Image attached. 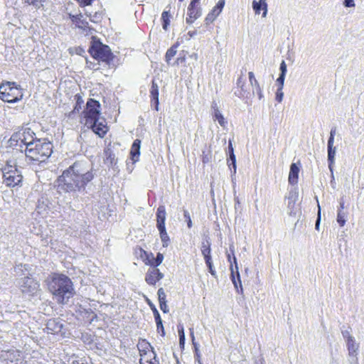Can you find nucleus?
Returning a JSON list of instances; mask_svg holds the SVG:
<instances>
[{"label": "nucleus", "mask_w": 364, "mask_h": 364, "mask_svg": "<svg viewBox=\"0 0 364 364\" xmlns=\"http://www.w3.org/2000/svg\"><path fill=\"white\" fill-rule=\"evenodd\" d=\"M92 178V173L86 170L82 164L75 163L59 176L58 187L66 192H75L84 188Z\"/></svg>", "instance_id": "f257e3e1"}, {"label": "nucleus", "mask_w": 364, "mask_h": 364, "mask_svg": "<svg viewBox=\"0 0 364 364\" xmlns=\"http://www.w3.org/2000/svg\"><path fill=\"white\" fill-rule=\"evenodd\" d=\"M47 285L58 304H65L74 294L71 280L64 274H53L47 279Z\"/></svg>", "instance_id": "f03ea898"}, {"label": "nucleus", "mask_w": 364, "mask_h": 364, "mask_svg": "<svg viewBox=\"0 0 364 364\" xmlns=\"http://www.w3.org/2000/svg\"><path fill=\"white\" fill-rule=\"evenodd\" d=\"M53 152V145L50 141L38 139L35 143L26 146L25 155L31 161L42 163L46 161Z\"/></svg>", "instance_id": "7ed1b4c3"}, {"label": "nucleus", "mask_w": 364, "mask_h": 364, "mask_svg": "<svg viewBox=\"0 0 364 364\" xmlns=\"http://www.w3.org/2000/svg\"><path fill=\"white\" fill-rule=\"evenodd\" d=\"M23 156L22 152L16 151L15 154ZM18 157L9 159L6 161V164L2 168V174L4 183L6 186L14 187L18 185L22 181V175L18 168L19 162L17 161Z\"/></svg>", "instance_id": "20e7f679"}, {"label": "nucleus", "mask_w": 364, "mask_h": 364, "mask_svg": "<svg viewBox=\"0 0 364 364\" xmlns=\"http://www.w3.org/2000/svg\"><path fill=\"white\" fill-rule=\"evenodd\" d=\"M15 272L19 277L24 275L18 281V284L23 293L33 294L38 290L40 286L38 282L27 276L29 272L28 265L20 264L15 267Z\"/></svg>", "instance_id": "39448f33"}, {"label": "nucleus", "mask_w": 364, "mask_h": 364, "mask_svg": "<svg viewBox=\"0 0 364 364\" xmlns=\"http://www.w3.org/2000/svg\"><path fill=\"white\" fill-rule=\"evenodd\" d=\"M23 96L22 89L14 82H6L0 85V98L4 102H16L21 100Z\"/></svg>", "instance_id": "423d86ee"}, {"label": "nucleus", "mask_w": 364, "mask_h": 364, "mask_svg": "<svg viewBox=\"0 0 364 364\" xmlns=\"http://www.w3.org/2000/svg\"><path fill=\"white\" fill-rule=\"evenodd\" d=\"M89 51L94 58L105 62L108 61L111 56L109 48L95 38L92 40Z\"/></svg>", "instance_id": "0eeeda50"}, {"label": "nucleus", "mask_w": 364, "mask_h": 364, "mask_svg": "<svg viewBox=\"0 0 364 364\" xmlns=\"http://www.w3.org/2000/svg\"><path fill=\"white\" fill-rule=\"evenodd\" d=\"M85 125L87 126L101 117L100 104L94 99H89L84 111Z\"/></svg>", "instance_id": "6e6552de"}, {"label": "nucleus", "mask_w": 364, "mask_h": 364, "mask_svg": "<svg viewBox=\"0 0 364 364\" xmlns=\"http://www.w3.org/2000/svg\"><path fill=\"white\" fill-rule=\"evenodd\" d=\"M35 133L28 127H23L18 132L14 134L11 138L13 141H21L26 147L30 144L35 143Z\"/></svg>", "instance_id": "1a4fd4ad"}, {"label": "nucleus", "mask_w": 364, "mask_h": 364, "mask_svg": "<svg viewBox=\"0 0 364 364\" xmlns=\"http://www.w3.org/2000/svg\"><path fill=\"white\" fill-rule=\"evenodd\" d=\"M147 350H143L140 348L139 350L141 353L140 364H159L156 359V354L149 343H144Z\"/></svg>", "instance_id": "9d476101"}, {"label": "nucleus", "mask_w": 364, "mask_h": 364, "mask_svg": "<svg viewBox=\"0 0 364 364\" xmlns=\"http://www.w3.org/2000/svg\"><path fill=\"white\" fill-rule=\"evenodd\" d=\"M87 127L91 128L100 137H103L108 131L106 120L103 117H99L97 120L93 121V123L89 124Z\"/></svg>", "instance_id": "9b49d317"}, {"label": "nucleus", "mask_w": 364, "mask_h": 364, "mask_svg": "<svg viewBox=\"0 0 364 364\" xmlns=\"http://www.w3.org/2000/svg\"><path fill=\"white\" fill-rule=\"evenodd\" d=\"M346 346L348 350V355L352 358L353 361L358 364V351L359 344L355 341L353 336L348 335L346 338Z\"/></svg>", "instance_id": "f8f14e48"}, {"label": "nucleus", "mask_w": 364, "mask_h": 364, "mask_svg": "<svg viewBox=\"0 0 364 364\" xmlns=\"http://www.w3.org/2000/svg\"><path fill=\"white\" fill-rule=\"evenodd\" d=\"M233 263H234L235 267H233L232 264H231L230 266V269L231 272V275H230L231 280H232L235 289H237L238 287H240L241 291H242V282L240 280V273H239V270H238L237 262V259L235 256H233Z\"/></svg>", "instance_id": "ddd939ff"}, {"label": "nucleus", "mask_w": 364, "mask_h": 364, "mask_svg": "<svg viewBox=\"0 0 364 364\" xmlns=\"http://www.w3.org/2000/svg\"><path fill=\"white\" fill-rule=\"evenodd\" d=\"M164 277V274L159 269L151 267L147 271L145 280L150 285H155L157 282Z\"/></svg>", "instance_id": "4468645a"}, {"label": "nucleus", "mask_w": 364, "mask_h": 364, "mask_svg": "<svg viewBox=\"0 0 364 364\" xmlns=\"http://www.w3.org/2000/svg\"><path fill=\"white\" fill-rule=\"evenodd\" d=\"M188 17L186 22L188 23H193L201 15V12L195 7V2L191 1L188 8Z\"/></svg>", "instance_id": "2eb2a0df"}, {"label": "nucleus", "mask_w": 364, "mask_h": 364, "mask_svg": "<svg viewBox=\"0 0 364 364\" xmlns=\"http://www.w3.org/2000/svg\"><path fill=\"white\" fill-rule=\"evenodd\" d=\"M252 9L256 14H259L260 11H262V17L265 18L267 14V0H254L252 1Z\"/></svg>", "instance_id": "dca6fc26"}, {"label": "nucleus", "mask_w": 364, "mask_h": 364, "mask_svg": "<svg viewBox=\"0 0 364 364\" xmlns=\"http://www.w3.org/2000/svg\"><path fill=\"white\" fill-rule=\"evenodd\" d=\"M166 209L164 205H160L156 213V227L158 229L164 228L166 220Z\"/></svg>", "instance_id": "f3484780"}, {"label": "nucleus", "mask_w": 364, "mask_h": 364, "mask_svg": "<svg viewBox=\"0 0 364 364\" xmlns=\"http://www.w3.org/2000/svg\"><path fill=\"white\" fill-rule=\"evenodd\" d=\"M62 328L63 325L55 319H50L46 324V331L48 333H58Z\"/></svg>", "instance_id": "a211bd4d"}, {"label": "nucleus", "mask_w": 364, "mask_h": 364, "mask_svg": "<svg viewBox=\"0 0 364 364\" xmlns=\"http://www.w3.org/2000/svg\"><path fill=\"white\" fill-rule=\"evenodd\" d=\"M300 168L296 164H291L289 174V182L292 185H295L298 182V176Z\"/></svg>", "instance_id": "6ab92c4d"}, {"label": "nucleus", "mask_w": 364, "mask_h": 364, "mask_svg": "<svg viewBox=\"0 0 364 364\" xmlns=\"http://www.w3.org/2000/svg\"><path fill=\"white\" fill-rule=\"evenodd\" d=\"M140 144L141 141L139 139H135L134 143L132 144L130 154L132 156V159L134 162L137 161L139 159Z\"/></svg>", "instance_id": "aec40b11"}, {"label": "nucleus", "mask_w": 364, "mask_h": 364, "mask_svg": "<svg viewBox=\"0 0 364 364\" xmlns=\"http://www.w3.org/2000/svg\"><path fill=\"white\" fill-rule=\"evenodd\" d=\"M336 154V148L328 147V168L331 172V177L333 178V165L335 164V158Z\"/></svg>", "instance_id": "412c9836"}, {"label": "nucleus", "mask_w": 364, "mask_h": 364, "mask_svg": "<svg viewBox=\"0 0 364 364\" xmlns=\"http://www.w3.org/2000/svg\"><path fill=\"white\" fill-rule=\"evenodd\" d=\"M212 108L213 109V114L215 120H217L221 127H225L227 124V122L225 121L223 115L221 114L218 107H217V104L214 103L212 105Z\"/></svg>", "instance_id": "4be33fe9"}, {"label": "nucleus", "mask_w": 364, "mask_h": 364, "mask_svg": "<svg viewBox=\"0 0 364 364\" xmlns=\"http://www.w3.org/2000/svg\"><path fill=\"white\" fill-rule=\"evenodd\" d=\"M72 22L76 27L85 30L87 28V22L82 19V16L79 15H70Z\"/></svg>", "instance_id": "5701e85b"}, {"label": "nucleus", "mask_w": 364, "mask_h": 364, "mask_svg": "<svg viewBox=\"0 0 364 364\" xmlns=\"http://www.w3.org/2000/svg\"><path fill=\"white\" fill-rule=\"evenodd\" d=\"M151 260L146 262V264L150 265L153 267H157L161 264L164 260V255L159 252L156 255V257L154 258L153 254L151 253Z\"/></svg>", "instance_id": "b1692460"}, {"label": "nucleus", "mask_w": 364, "mask_h": 364, "mask_svg": "<svg viewBox=\"0 0 364 364\" xmlns=\"http://www.w3.org/2000/svg\"><path fill=\"white\" fill-rule=\"evenodd\" d=\"M158 230L159 231L161 240V241L163 242V246L164 247H167L168 245V242H169V237H168V233H167V232L166 230V228L158 229Z\"/></svg>", "instance_id": "393cba45"}, {"label": "nucleus", "mask_w": 364, "mask_h": 364, "mask_svg": "<svg viewBox=\"0 0 364 364\" xmlns=\"http://www.w3.org/2000/svg\"><path fill=\"white\" fill-rule=\"evenodd\" d=\"M225 3L223 0H220L215 6L212 9V11L210 12L212 14L215 15V16H218L221 13L223 7H224Z\"/></svg>", "instance_id": "a878e982"}, {"label": "nucleus", "mask_w": 364, "mask_h": 364, "mask_svg": "<svg viewBox=\"0 0 364 364\" xmlns=\"http://www.w3.org/2000/svg\"><path fill=\"white\" fill-rule=\"evenodd\" d=\"M170 17L168 11H164L161 14V20L163 21V28L167 30V28L170 23Z\"/></svg>", "instance_id": "bb28decb"}, {"label": "nucleus", "mask_w": 364, "mask_h": 364, "mask_svg": "<svg viewBox=\"0 0 364 364\" xmlns=\"http://www.w3.org/2000/svg\"><path fill=\"white\" fill-rule=\"evenodd\" d=\"M201 253L203 256L209 255L211 253L210 242L207 240L206 242H202L201 245Z\"/></svg>", "instance_id": "cd10ccee"}, {"label": "nucleus", "mask_w": 364, "mask_h": 364, "mask_svg": "<svg viewBox=\"0 0 364 364\" xmlns=\"http://www.w3.org/2000/svg\"><path fill=\"white\" fill-rule=\"evenodd\" d=\"M150 95L152 100L159 99V86L154 81H152V85L150 90Z\"/></svg>", "instance_id": "c85d7f7f"}, {"label": "nucleus", "mask_w": 364, "mask_h": 364, "mask_svg": "<svg viewBox=\"0 0 364 364\" xmlns=\"http://www.w3.org/2000/svg\"><path fill=\"white\" fill-rule=\"evenodd\" d=\"M336 220L341 227H343L346 222V213L342 212L341 210H338Z\"/></svg>", "instance_id": "c756f323"}, {"label": "nucleus", "mask_w": 364, "mask_h": 364, "mask_svg": "<svg viewBox=\"0 0 364 364\" xmlns=\"http://www.w3.org/2000/svg\"><path fill=\"white\" fill-rule=\"evenodd\" d=\"M249 81L251 86L253 87L254 90H259V85L255 77V75L252 72H249L248 73Z\"/></svg>", "instance_id": "7c9ffc66"}, {"label": "nucleus", "mask_w": 364, "mask_h": 364, "mask_svg": "<svg viewBox=\"0 0 364 364\" xmlns=\"http://www.w3.org/2000/svg\"><path fill=\"white\" fill-rule=\"evenodd\" d=\"M25 3L28 5H32L36 9H39L43 6V3L45 0H23Z\"/></svg>", "instance_id": "2f4dec72"}, {"label": "nucleus", "mask_w": 364, "mask_h": 364, "mask_svg": "<svg viewBox=\"0 0 364 364\" xmlns=\"http://www.w3.org/2000/svg\"><path fill=\"white\" fill-rule=\"evenodd\" d=\"M178 336H179L180 345H184L185 333H184V328L182 325L178 326Z\"/></svg>", "instance_id": "473e14b6"}, {"label": "nucleus", "mask_w": 364, "mask_h": 364, "mask_svg": "<svg viewBox=\"0 0 364 364\" xmlns=\"http://www.w3.org/2000/svg\"><path fill=\"white\" fill-rule=\"evenodd\" d=\"M176 48L171 47L170 49H168L166 53V61L169 62L171 60V58L176 55Z\"/></svg>", "instance_id": "72a5a7b5"}, {"label": "nucleus", "mask_w": 364, "mask_h": 364, "mask_svg": "<svg viewBox=\"0 0 364 364\" xmlns=\"http://www.w3.org/2000/svg\"><path fill=\"white\" fill-rule=\"evenodd\" d=\"M284 97V92L282 91V89L278 88L276 92V100H277L279 102H281L283 100Z\"/></svg>", "instance_id": "f704fd0d"}, {"label": "nucleus", "mask_w": 364, "mask_h": 364, "mask_svg": "<svg viewBox=\"0 0 364 364\" xmlns=\"http://www.w3.org/2000/svg\"><path fill=\"white\" fill-rule=\"evenodd\" d=\"M159 296V301H166V294L163 288H160L157 292Z\"/></svg>", "instance_id": "c9c22d12"}, {"label": "nucleus", "mask_w": 364, "mask_h": 364, "mask_svg": "<svg viewBox=\"0 0 364 364\" xmlns=\"http://www.w3.org/2000/svg\"><path fill=\"white\" fill-rule=\"evenodd\" d=\"M279 70L281 71L280 75L285 76L287 70V65H286V63L284 62V60L282 61V63L280 64Z\"/></svg>", "instance_id": "e433bc0d"}, {"label": "nucleus", "mask_w": 364, "mask_h": 364, "mask_svg": "<svg viewBox=\"0 0 364 364\" xmlns=\"http://www.w3.org/2000/svg\"><path fill=\"white\" fill-rule=\"evenodd\" d=\"M183 215L184 218L186 219L188 228H191L192 227V221L189 213L187 210H184Z\"/></svg>", "instance_id": "4c0bfd02"}, {"label": "nucleus", "mask_w": 364, "mask_h": 364, "mask_svg": "<svg viewBox=\"0 0 364 364\" xmlns=\"http://www.w3.org/2000/svg\"><path fill=\"white\" fill-rule=\"evenodd\" d=\"M285 76L279 75V77L277 80V84L278 85V88L283 89L284 82Z\"/></svg>", "instance_id": "58836bf2"}, {"label": "nucleus", "mask_w": 364, "mask_h": 364, "mask_svg": "<svg viewBox=\"0 0 364 364\" xmlns=\"http://www.w3.org/2000/svg\"><path fill=\"white\" fill-rule=\"evenodd\" d=\"M230 159L232 161V164L233 169H234L233 173L235 174L236 173L237 166H236V159H235V156L234 153L230 154Z\"/></svg>", "instance_id": "ea45409f"}, {"label": "nucleus", "mask_w": 364, "mask_h": 364, "mask_svg": "<svg viewBox=\"0 0 364 364\" xmlns=\"http://www.w3.org/2000/svg\"><path fill=\"white\" fill-rule=\"evenodd\" d=\"M160 309L164 313L168 312V308L166 304V301H163L159 302Z\"/></svg>", "instance_id": "a19ab883"}, {"label": "nucleus", "mask_w": 364, "mask_h": 364, "mask_svg": "<svg viewBox=\"0 0 364 364\" xmlns=\"http://www.w3.org/2000/svg\"><path fill=\"white\" fill-rule=\"evenodd\" d=\"M156 323L158 330L161 329V332H162V335H164V326H163L162 321H161V318L157 317V319L156 320Z\"/></svg>", "instance_id": "79ce46f5"}, {"label": "nucleus", "mask_w": 364, "mask_h": 364, "mask_svg": "<svg viewBox=\"0 0 364 364\" xmlns=\"http://www.w3.org/2000/svg\"><path fill=\"white\" fill-rule=\"evenodd\" d=\"M333 143H334V136H333V132L331 131V134H330V137L328 141V147H333L334 146Z\"/></svg>", "instance_id": "37998d69"}, {"label": "nucleus", "mask_w": 364, "mask_h": 364, "mask_svg": "<svg viewBox=\"0 0 364 364\" xmlns=\"http://www.w3.org/2000/svg\"><path fill=\"white\" fill-rule=\"evenodd\" d=\"M207 267H208L209 272L211 274L212 276L216 277V271L213 267V262L210 264H207Z\"/></svg>", "instance_id": "c03bdc74"}, {"label": "nucleus", "mask_w": 364, "mask_h": 364, "mask_svg": "<svg viewBox=\"0 0 364 364\" xmlns=\"http://www.w3.org/2000/svg\"><path fill=\"white\" fill-rule=\"evenodd\" d=\"M217 16H215V15L212 14L211 13H209L206 18H205V21L208 23H212L213 22L215 19H216Z\"/></svg>", "instance_id": "a18cd8bd"}, {"label": "nucleus", "mask_w": 364, "mask_h": 364, "mask_svg": "<svg viewBox=\"0 0 364 364\" xmlns=\"http://www.w3.org/2000/svg\"><path fill=\"white\" fill-rule=\"evenodd\" d=\"M343 5L346 7H354L355 6L354 0H344Z\"/></svg>", "instance_id": "49530a36"}, {"label": "nucleus", "mask_w": 364, "mask_h": 364, "mask_svg": "<svg viewBox=\"0 0 364 364\" xmlns=\"http://www.w3.org/2000/svg\"><path fill=\"white\" fill-rule=\"evenodd\" d=\"M203 258H204V260H205V262L207 264H210V263L213 262L212 261V257H211V255H205L203 256Z\"/></svg>", "instance_id": "de8ad7c7"}, {"label": "nucleus", "mask_w": 364, "mask_h": 364, "mask_svg": "<svg viewBox=\"0 0 364 364\" xmlns=\"http://www.w3.org/2000/svg\"><path fill=\"white\" fill-rule=\"evenodd\" d=\"M320 220H321V212L320 210L318 212V218H317V220H316V225H315V228L316 230H318L319 229V224H320Z\"/></svg>", "instance_id": "09e8293b"}, {"label": "nucleus", "mask_w": 364, "mask_h": 364, "mask_svg": "<svg viewBox=\"0 0 364 364\" xmlns=\"http://www.w3.org/2000/svg\"><path fill=\"white\" fill-rule=\"evenodd\" d=\"M196 34H197L196 31H188V34H187L188 36V40L191 39V38H193L195 36H196Z\"/></svg>", "instance_id": "8fccbe9b"}, {"label": "nucleus", "mask_w": 364, "mask_h": 364, "mask_svg": "<svg viewBox=\"0 0 364 364\" xmlns=\"http://www.w3.org/2000/svg\"><path fill=\"white\" fill-rule=\"evenodd\" d=\"M153 311H154V313L155 320H156V319H157V317H158V318H161V317H160V315H159V311L156 310V309L155 308V306H153Z\"/></svg>", "instance_id": "3c124183"}, {"label": "nucleus", "mask_w": 364, "mask_h": 364, "mask_svg": "<svg viewBox=\"0 0 364 364\" xmlns=\"http://www.w3.org/2000/svg\"><path fill=\"white\" fill-rule=\"evenodd\" d=\"M153 311H154V313L155 320H156V319H157V317H158V318H161V317H160V315H159V311L156 310V309L155 308V306H153Z\"/></svg>", "instance_id": "603ef678"}, {"label": "nucleus", "mask_w": 364, "mask_h": 364, "mask_svg": "<svg viewBox=\"0 0 364 364\" xmlns=\"http://www.w3.org/2000/svg\"><path fill=\"white\" fill-rule=\"evenodd\" d=\"M228 149H229V153H234V150H233V147H232V141L230 140L229 141V144H228Z\"/></svg>", "instance_id": "864d4df0"}, {"label": "nucleus", "mask_w": 364, "mask_h": 364, "mask_svg": "<svg viewBox=\"0 0 364 364\" xmlns=\"http://www.w3.org/2000/svg\"><path fill=\"white\" fill-rule=\"evenodd\" d=\"M153 100L154 101V104H155V109H156V111H158V110H159V99H157V100Z\"/></svg>", "instance_id": "5fc2aeb1"}, {"label": "nucleus", "mask_w": 364, "mask_h": 364, "mask_svg": "<svg viewBox=\"0 0 364 364\" xmlns=\"http://www.w3.org/2000/svg\"><path fill=\"white\" fill-rule=\"evenodd\" d=\"M255 90L258 94L259 98L261 99L262 97V93L261 88L259 87V90Z\"/></svg>", "instance_id": "6e6d98bb"}, {"label": "nucleus", "mask_w": 364, "mask_h": 364, "mask_svg": "<svg viewBox=\"0 0 364 364\" xmlns=\"http://www.w3.org/2000/svg\"><path fill=\"white\" fill-rule=\"evenodd\" d=\"M150 260H151V254L146 255V258L145 259V264H146V262H149Z\"/></svg>", "instance_id": "4d7b16f0"}, {"label": "nucleus", "mask_w": 364, "mask_h": 364, "mask_svg": "<svg viewBox=\"0 0 364 364\" xmlns=\"http://www.w3.org/2000/svg\"><path fill=\"white\" fill-rule=\"evenodd\" d=\"M343 209H344V204H343V203H341L340 204V209L339 210H341L342 211Z\"/></svg>", "instance_id": "13d9d810"}, {"label": "nucleus", "mask_w": 364, "mask_h": 364, "mask_svg": "<svg viewBox=\"0 0 364 364\" xmlns=\"http://www.w3.org/2000/svg\"><path fill=\"white\" fill-rule=\"evenodd\" d=\"M227 257H228V262H231V257H230V254H228ZM232 264V263H230V264Z\"/></svg>", "instance_id": "bf43d9fd"}, {"label": "nucleus", "mask_w": 364, "mask_h": 364, "mask_svg": "<svg viewBox=\"0 0 364 364\" xmlns=\"http://www.w3.org/2000/svg\"><path fill=\"white\" fill-rule=\"evenodd\" d=\"M151 308L153 309V306H154L150 301L148 302Z\"/></svg>", "instance_id": "052dcab7"}, {"label": "nucleus", "mask_w": 364, "mask_h": 364, "mask_svg": "<svg viewBox=\"0 0 364 364\" xmlns=\"http://www.w3.org/2000/svg\"><path fill=\"white\" fill-rule=\"evenodd\" d=\"M193 345H194V347H195L196 350L197 351V350H198V348H197V345H196V343H195L193 342Z\"/></svg>", "instance_id": "680f3d73"}, {"label": "nucleus", "mask_w": 364, "mask_h": 364, "mask_svg": "<svg viewBox=\"0 0 364 364\" xmlns=\"http://www.w3.org/2000/svg\"><path fill=\"white\" fill-rule=\"evenodd\" d=\"M191 336H192V338H193V341L194 340V336H193V331L191 330Z\"/></svg>", "instance_id": "e2e57ef3"}, {"label": "nucleus", "mask_w": 364, "mask_h": 364, "mask_svg": "<svg viewBox=\"0 0 364 364\" xmlns=\"http://www.w3.org/2000/svg\"><path fill=\"white\" fill-rule=\"evenodd\" d=\"M89 32H90V34H92V31H91V29H90V28H89Z\"/></svg>", "instance_id": "0e129e2a"}, {"label": "nucleus", "mask_w": 364, "mask_h": 364, "mask_svg": "<svg viewBox=\"0 0 364 364\" xmlns=\"http://www.w3.org/2000/svg\"><path fill=\"white\" fill-rule=\"evenodd\" d=\"M198 0H193L192 1L193 2H196V1H198Z\"/></svg>", "instance_id": "69168bd1"}, {"label": "nucleus", "mask_w": 364, "mask_h": 364, "mask_svg": "<svg viewBox=\"0 0 364 364\" xmlns=\"http://www.w3.org/2000/svg\"><path fill=\"white\" fill-rule=\"evenodd\" d=\"M180 1H183V0H179Z\"/></svg>", "instance_id": "338daca9"}, {"label": "nucleus", "mask_w": 364, "mask_h": 364, "mask_svg": "<svg viewBox=\"0 0 364 364\" xmlns=\"http://www.w3.org/2000/svg\"><path fill=\"white\" fill-rule=\"evenodd\" d=\"M223 1L225 2V0H223Z\"/></svg>", "instance_id": "774afa93"}]
</instances>
